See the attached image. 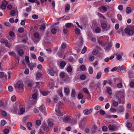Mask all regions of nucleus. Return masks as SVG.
<instances>
[{"label":"nucleus","instance_id":"1","mask_svg":"<svg viewBox=\"0 0 134 134\" xmlns=\"http://www.w3.org/2000/svg\"><path fill=\"white\" fill-rule=\"evenodd\" d=\"M24 86V85L23 82L21 80H18L17 82L15 84V88L23 89Z\"/></svg>","mask_w":134,"mask_h":134},{"label":"nucleus","instance_id":"2","mask_svg":"<svg viewBox=\"0 0 134 134\" xmlns=\"http://www.w3.org/2000/svg\"><path fill=\"white\" fill-rule=\"evenodd\" d=\"M125 94L122 91H119L116 92V97L119 99H121L125 96Z\"/></svg>","mask_w":134,"mask_h":134},{"label":"nucleus","instance_id":"3","mask_svg":"<svg viewBox=\"0 0 134 134\" xmlns=\"http://www.w3.org/2000/svg\"><path fill=\"white\" fill-rule=\"evenodd\" d=\"M125 32L126 34L130 36L134 34L133 30L130 29L129 28H126L125 29Z\"/></svg>","mask_w":134,"mask_h":134},{"label":"nucleus","instance_id":"4","mask_svg":"<svg viewBox=\"0 0 134 134\" xmlns=\"http://www.w3.org/2000/svg\"><path fill=\"white\" fill-rule=\"evenodd\" d=\"M98 127L96 125L94 124L92 126V128L91 129V133L93 134L97 132L98 131Z\"/></svg>","mask_w":134,"mask_h":134},{"label":"nucleus","instance_id":"5","mask_svg":"<svg viewBox=\"0 0 134 134\" xmlns=\"http://www.w3.org/2000/svg\"><path fill=\"white\" fill-rule=\"evenodd\" d=\"M8 4V2L6 1H3L2 3V4L1 6V8L2 10H4L6 8V7Z\"/></svg>","mask_w":134,"mask_h":134},{"label":"nucleus","instance_id":"6","mask_svg":"<svg viewBox=\"0 0 134 134\" xmlns=\"http://www.w3.org/2000/svg\"><path fill=\"white\" fill-rule=\"evenodd\" d=\"M92 109L88 110V109H84L83 111V113L85 115H87L90 114L92 112Z\"/></svg>","mask_w":134,"mask_h":134},{"label":"nucleus","instance_id":"7","mask_svg":"<svg viewBox=\"0 0 134 134\" xmlns=\"http://www.w3.org/2000/svg\"><path fill=\"white\" fill-rule=\"evenodd\" d=\"M123 53L122 52L120 53H117L116 54V58L118 60H122V56L123 55Z\"/></svg>","mask_w":134,"mask_h":134},{"label":"nucleus","instance_id":"8","mask_svg":"<svg viewBox=\"0 0 134 134\" xmlns=\"http://www.w3.org/2000/svg\"><path fill=\"white\" fill-rule=\"evenodd\" d=\"M0 42L2 43L5 44L6 46L10 48V46H8V41L6 39H2L1 40Z\"/></svg>","mask_w":134,"mask_h":134},{"label":"nucleus","instance_id":"9","mask_svg":"<svg viewBox=\"0 0 134 134\" xmlns=\"http://www.w3.org/2000/svg\"><path fill=\"white\" fill-rule=\"evenodd\" d=\"M42 129L45 131L48 132L49 130V128L47 125L44 124L42 125Z\"/></svg>","mask_w":134,"mask_h":134},{"label":"nucleus","instance_id":"10","mask_svg":"<svg viewBox=\"0 0 134 134\" xmlns=\"http://www.w3.org/2000/svg\"><path fill=\"white\" fill-rule=\"evenodd\" d=\"M47 72L48 74H49L50 75L52 76H54V74L55 73V72L52 69H47Z\"/></svg>","mask_w":134,"mask_h":134},{"label":"nucleus","instance_id":"11","mask_svg":"<svg viewBox=\"0 0 134 134\" xmlns=\"http://www.w3.org/2000/svg\"><path fill=\"white\" fill-rule=\"evenodd\" d=\"M64 91L65 94V95L68 96L70 93L69 87H64Z\"/></svg>","mask_w":134,"mask_h":134},{"label":"nucleus","instance_id":"12","mask_svg":"<svg viewBox=\"0 0 134 134\" xmlns=\"http://www.w3.org/2000/svg\"><path fill=\"white\" fill-rule=\"evenodd\" d=\"M39 110L45 114V107L43 104H42L39 108Z\"/></svg>","mask_w":134,"mask_h":134},{"label":"nucleus","instance_id":"13","mask_svg":"<svg viewBox=\"0 0 134 134\" xmlns=\"http://www.w3.org/2000/svg\"><path fill=\"white\" fill-rule=\"evenodd\" d=\"M109 129L110 130L115 131L117 130V128L115 126H114L111 125H109L108 126Z\"/></svg>","mask_w":134,"mask_h":134},{"label":"nucleus","instance_id":"14","mask_svg":"<svg viewBox=\"0 0 134 134\" xmlns=\"http://www.w3.org/2000/svg\"><path fill=\"white\" fill-rule=\"evenodd\" d=\"M36 65L35 63H30L29 64V67L31 70H32L34 67H35Z\"/></svg>","mask_w":134,"mask_h":134},{"label":"nucleus","instance_id":"15","mask_svg":"<svg viewBox=\"0 0 134 134\" xmlns=\"http://www.w3.org/2000/svg\"><path fill=\"white\" fill-rule=\"evenodd\" d=\"M70 5L68 4H66L65 8V12L68 13V11L70 10Z\"/></svg>","mask_w":134,"mask_h":134},{"label":"nucleus","instance_id":"16","mask_svg":"<svg viewBox=\"0 0 134 134\" xmlns=\"http://www.w3.org/2000/svg\"><path fill=\"white\" fill-rule=\"evenodd\" d=\"M56 114L58 116H62L63 114L61 113L59 110H55Z\"/></svg>","mask_w":134,"mask_h":134},{"label":"nucleus","instance_id":"17","mask_svg":"<svg viewBox=\"0 0 134 134\" xmlns=\"http://www.w3.org/2000/svg\"><path fill=\"white\" fill-rule=\"evenodd\" d=\"M76 94V92L75 89H72L71 91V96L72 98H74Z\"/></svg>","mask_w":134,"mask_h":134},{"label":"nucleus","instance_id":"18","mask_svg":"<svg viewBox=\"0 0 134 134\" xmlns=\"http://www.w3.org/2000/svg\"><path fill=\"white\" fill-rule=\"evenodd\" d=\"M102 75V73L101 72L99 71L97 73L96 76V78L97 79H99L101 77Z\"/></svg>","mask_w":134,"mask_h":134},{"label":"nucleus","instance_id":"19","mask_svg":"<svg viewBox=\"0 0 134 134\" xmlns=\"http://www.w3.org/2000/svg\"><path fill=\"white\" fill-rule=\"evenodd\" d=\"M98 42L99 44L102 46H105V43L102 41L100 40H98Z\"/></svg>","mask_w":134,"mask_h":134},{"label":"nucleus","instance_id":"20","mask_svg":"<svg viewBox=\"0 0 134 134\" xmlns=\"http://www.w3.org/2000/svg\"><path fill=\"white\" fill-rule=\"evenodd\" d=\"M120 70V71L122 73H124L126 71V69L123 65H122L121 67Z\"/></svg>","mask_w":134,"mask_h":134},{"label":"nucleus","instance_id":"21","mask_svg":"<svg viewBox=\"0 0 134 134\" xmlns=\"http://www.w3.org/2000/svg\"><path fill=\"white\" fill-rule=\"evenodd\" d=\"M107 93L111 95L112 93V92L111 88L110 87H108L107 89Z\"/></svg>","mask_w":134,"mask_h":134},{"label":"nucleus","instance_id":"22","mask_svg":"<svg viewBox=\"0 0 134 134\" xmlns=\"http://www.w3.org/2000/svg\"><path fill=\"white\" fill-rule=\"evenodd\" d=\"M88 72L90 74H92L93 73V69L92 66H90L88 68Z\"/></svg>","mask_w":134,"mask_h":134},{"label":"nucleus","instance_id":"23","mask_svg":"<svg viewBox=\"0 0 134 134\" xmlns=\"http://www.w3.org/2000/svg\"><path fill=\"white\" fill-rule=\"evenodd\" d=\"M119 111L120 112H123L124 110V108L123 106H120L119 109Z\"/></svg>","mask_w":134,"mask_h":134},{"label":"nucleus","instance_id":"24","mask_svg":"<svg viewBox=\"0 0 134 134\" xmlns=\"http://www.w3.org/2000/svg\"><path fill=\"white\" fill-rule=\"evenodd\" d=\"M32 125V124L30 122H29L27 124V126L28 129L29 130H31V128Z\"/></svg>","mask_w":134,"mask_h":134},{"label":"nucleus","instance_id":"25","mask_svg":"<svg viewBox=\"0 0 134 134\" xmlns=\"http://www.w3.org/2000/svg\"><path fill=\"white\" fill-rule=\"evenodd\" d=\"M71 120L70 118L69 117H66L64 119V121L67 123L69 122Z\"/></svg>","mask_w":134,"mask_h":134},{"label":"nucleus","instance_id":"26","mask_svg":"<svg viewBox=\"0 0 134 134\" xmlns=\"http://www.w3.org/2000/svg\"><path fill=\"white\" fill-rule=\"evenodd\" d=\"M126 12L128 14L130 13L131 11V10L130 7H127L126 9Z\"/></svg>","mask_w":134,"mask_h":134},{"label":"nucleus","instance_id":"27","mask_svg":"<svg viewBox=\"0 0 134 134\" xmlns=\"http://www.w3.org/2000/svg\"><path fill=\"white\" fill-rule=\"evenodd\" d=\"M73 25L72 23H67L65 25V26L67 28H70L71 26Z\"/></svg>","mask_w":134,"mask_h":134},{"label":"nucleus","instance_id":"28","mask_svg":"<svg viewBox=\"0 0 134 134\" xmlns=\"http://www.w3.org/2000/svg\"><path fill=\"white\" fill-rule=\"evenodd\" d=\"M34 37L35 38H37L38 39H39V40H38V41L40 39V37H39V36L38 34V33H37V32L35 33L34 34Z\"/></svg>","mask_w":134,"mask_h":134},{"label":"nucleus","instance_id":"29","mask_svg":"<svg viewBox=\"0 0 134 134\" xmlns=\"http://www.w3.org/2000/svg\"><path fill=\"white\" fill-rule=\"evenodd\" d=\"M66 70L69 72H71L72 70V68L70 66H69L67 67L66 68Z\"/></svg>","mask_w":134,"mask_h":134},{"label":"nucleus","instance_id":"30","mask_svg":"<svg viewBox=\"0 0 134 134\" xmlns=\"http://www.w3.org/2000/svg\"><path fill=\"white\" fill-rule=\"evenodd\" d=\"M18 54L20 56H21L24 54V52L22 49H20L18 51Z\"/></svg>","mask_w":134,"mask_h":134},{"label":"nucleus","instance_id":"31","mask_svg":"<svg viewBox=\"0 0 134 134\" xmlns=\"http://www.w3.org/2000/svg\"><path fill=\"white\" fill-rule=\"evenodd\" d=\"M100 8L102 9L104 12L107 11L108 10L107 8L104 6H102L100 7Z\"/></svg>","mask_w":134,"mask_h":134},{"label":"nucleus","instance_id":"32","mask_svg":"<svg viewBox=\"0 0 134 134\" xmlns=\"http://www.w3.org/2000/svg\"><path fill=\"white\" fill-rule=\"evenodd\" d=\"M101 31L100 29L98 27H96L95 29V31L96 33H99Z\"/></svg>","mask_w":134,"mask_h":134},{"label":"nucleus","instance_id":"33","mask_svg":"<svg viewBox=\"0 0 134 134\" xmlns=\"http://www.w3.org/2000/svg\"><path fill=\"white\" fill-rule=\"evenodd\" d=\"M57 29L55 28H53L52 29L51 32L52 34H56L57 32Z\"/></svg>","mask_w":134,"mask_h":134},{"label":"nucleus","instance_id":"34","mask_svg":"<svg viewBox=\"0 0 134 134\" xmlns=\"http://www.w3.org/2000/svg\"><path fill=\"white\" fill-rule=\"evenodd\" d=\"M83 98V94L81 93H79L77 96V98L79 99H82Z\"/></svg>","mask_w":134,"mask_h":134},{"label":"nucleus","instance_id":"35","mask_svg":"<svg viewBox=\"0 0 134 134\" xmlns=\"http://www.w3.org/2000/svg\"><path fill=\"white\" fill-rule=\"evenodd\" d=\"M58 94L60 97H62L63 96V94L62 92L61 89H59L58 90Z\"/></svg>","mask_w":134,"mask_h":134},{"label":"nucleus","instance_id":"36","mask_svg":"<svg viewBox=\"0 0 134 134\" xmlns=\"http://www.w3.org/2000/svg\"><path fill=\"white\" fill-rule=\"evenodd\" d=\"M111 46V44H108V46L106 47H105L104 48V49L107 51H108L110 48Z\"/></svg>","mask_w":134,"mask_h":134},{"label":"nucleus","instance_id":"37","mask_svg":"<svg viewBox=\"0 0 134 134\" xmlns=\"http://www.w3.org/2000/svg\"><path fill=\"white\" fill-rule=\"evenodd\" d=\"M6 124V121L4 120H2L1 121V124L2 126H4Z\"/></svg>","mask_w":134,"mask_h":134},{"label":"nucleus","instance_id":"38","mask_svg":"<svg viewBox=\"0 0 134 134\" xmlns=\"http://www.w3.org/2000/svg\"><path fill=\"white\" fill-rule=\"evenodd\" d=\"M101 26L103 29H105L107 27V25L105 23H103L101 24Z\"/></svg>","mask_w":134,"mask_h":134},{"label":"nucleus","instance_id":"39","mask_svg":"<svg viewBox=\"0 0 134 134\" xmlns=\"http://www.w3.org/2000/svg\"><path fill=\"white\" fill-rule=\"evenodd\" d=\"M94 59V57L93 56H90L89 58V60L91 62L93 61Z\"/></svg>","mask_w":134,"mask_h":134},{"label":"nucleus","instance_id":"40","mask_svg":"<svg viewBox=\"0 0 134 134\" xmlns=\"http://www.w3.org/2000/svg\"><path fill=\"white\" fill-rule=\"evenodd\" d=\"M9 54L11 56L15 57L16 56V54L13 52H9Z\"/></svg>","mask_w":134,"mask_h":134},{"label":"nucleus","instance_id":"41","mask_svg":"<svg viewBox=\"0 0 134 134\" xmlns=\"http://www.w3.org/2000/svg\"><path fill=\"white\" fill-rule=\"evenodd\" d=\"M94 85V82H92L90 84L89 86V87L91 89H92L93 88V86Z\"/></svg>","mask_w":134,"mask_h":134},{"label":"nucleus","instance_id":"42","mask_svg":"<svg viewBox=\"0 0 134 134\" xmlns=\"http://www.w3.org/2000/svg\"><path fill=\"white\" fill-rule=\"evenodd\" d=\"M86 78V76L84 74L81 75L80 76V78L82 80H84Z\"/></svg>","mask_w":134,"mask_h":134},{"label":"nucleus","instance_id":"43","mask_svg":"<svg viewBox=\"0 0 134 134\" xmlns=\"http://www.w3.org/2000/svg\"><path fill=\"white\" fill-rule=\"evenodd\" d=\"M75 32L77 34H79L80 32V30L78 28H76L75 29Z\"/></svg>","mask_w":134,"mask_h":134},{"label":"nucleus","instance_id":"44","mask_svg":"<svg viewBox=\"0 0 134 134\" xmlns=\"http://www.w3.org/2000/svg\"><path fill=\"white\" fill-rule=\"evenodd\" d=\"M41 121L39 120H37L36 122V125L38 126L40 125L41 124Z\"/></svg>","mask_w":134,"mask_h":134},{"label":"nucleus","instance_id":"45","mask_svg":"<svg viewBox=\"0 0 134 134\" xmlns=\"http://www.w3.org/2000/svg\"><path fill=\"white\" fill-rule=\"evenodd\" d=\"M58 97L57 96H55L53 98V101L54 103H56L58 101Z\"/></svg>","mask_w":134,"mask_h":134},{"label":"nucleus","instance_id":"46","mask_svg":"<svg viewBox=\"0 0 134 134\" xmlns=\"http://www.w3.org/2000/svg\"><path fill=\"white\" fill-rule=\"evenodd\" d=\"M66 64V63L64 62H62L60 63V66L61 67L63 68Z\"/></svg>","mask_w":134,"mask_h":134},{"label":"nucleus","instance_id":"47","mask_svg":"<svg viewBox=\"0 0 134 134\" xmlns=\"http://www.w3.org/2000/svg\"><path fill=\"white\" fill-rule=\"evenodd\" d=\"M80 69L82 71H84L86 69V67L85 65H82L81 66L80 68Z\"/></svg>","mask_w":134,"mask_h":134},{"label":"nucleus","instance_id":"48","mask_svg":"<svg viewBox=\"0 0 134 134\" xmlns=\"http://www.w3.org/2000/svg\"><path fill=\"white\" fill-rule=\"evenodd\" d=\"M107 129V127L106 126H104L102 128V131L104 132L106 131Z\"/></svg>","mask_w":134,"mask_h":134},{"label":"nucleus","instance_id":"49","mask_svg":"<svg viewBox=\"0 0 134 134\" xmlns=\"http://www.w3.org/2000/svg\"><path fill=\"white\" fill-rule=\"evenodd\" d=\"M113 106L115 107H117L118 105V102H116L115 101H113Z\"/></svg>","mask_w":134,"mask_h":134},{"label":"nucleus","instance_id":"50","mask_svg":"<svg viewBox=\"0 0 134 134\" xmlns=\"http://www.w3.org/2000/svg\"><path fill=\"white\" fill-rule=\"evenodd\" d=\"M83 91L85 93L87 94H89V92L88 89L86 88H83Z\"/></svg>","mask_w":134,"mask_h":134},{"label":"nucleus","instance_id":"51","mask_svg":"<svg viewBox=\"0 0 134 134\" xmlns=\"http://www.w3.org/2000/svg\"><path fill=\"white\" fill-rule=\"evenodd\" d=\"M24 30V29L23 27H20L18 30V31L20 33L23 32Z\"/></svg>","mask_w":134,"mask_h":134},{"label":"nucleus","instance_id":"52","mask_svg":"<svg viewBox=\"0 0 134 134\" xmlns=\"http://www.w3.org/2000/svg\"><path fill=\"white\" fill-rule=\"evenodd\" d=\"M37 96L35 93H34L32 95V98L34 99H37Z\"/></svg>","mask_w":134,"mask_h":134},{"label":"nucleus","instance_id":"53","mask_svg":"<svg viewBox=\"0 0 134 134\" xmlns=\"http://www.w3.org/2000/svg\"><path fill=\"white\" fill-rule=\"evenodd\" d=\"M97 88L98 89H100L101 88V85L100 82H98L97 84Z\"/></svg>","mask_w":134,"mask_h":134},{"label":"nucleus","instance_id":"54","mask_svg":"<svg viewBox=\"0 0 134 134\" xmlns=\"http://www.w3.org/2000/svg\"><path fill=\"white\" fill-rule=\"evenodd\" d=\"M117 18L118 20L121 21L122 19V17L121 15L120 14H117Z\"/></svg>","mask_w":134,"mask_h":134},{"label":"nucleus","instance_id":"55","mask_svg":"<svg viewBox=\"0 0 134 134\" xmlns=\"http://www.w3.org/2000/svg\"><path fill=\"white\" fill-rule=\"evenodd\" d=\"M87 50V48L86 47L84 46V48L82 50V51H81V53L82 54H84V53L86 52V51Z\"/></svg>","mask_w":134,"mask_h":134},{"label":"nucleus","instance_id":"56","mask_svg":"<svg viewBox=\"0 0 134 134\" xmlns=\"http://www.w3.org/2000/svg\"><path fill=\"white\" fill-rule=\"evenodd\" d=\"M20 113L22 114H23L25 112V110L24 108H21L20 109Z\"/></svg>","mask_w":134,"mask_h":134},{"label":"nucleus","instance_id":"57","mask_svg":"<svg viewBox=\"0 0 134 134\" xmlns=\"http://www.w3.org/2000/svg\"><path fill=\"white\" fill-rule=\"evenodd\" d=\"M97 51L96 49H94L93 50L92 52V54L93 55H95L97 54Z\"/></svg>","mask_w":134,"mask_h":134},{"label":"nucleus","instance_id":"58","mask_svg":"<svg viewBox=\"0 0 134 134\" xmlns=\"http://www.w3.org/2000/svg\"><path fill=\"white\" fill-rule=\"evenodd\" d=\"M38 60L41 62H43L44 61V59L43 57L39 56L38 57Z\"/></svg>","mask_w":134,"mask_h":134},{"label":"nucleus","instance_id":"59","mask_svg":"<svg viewBox=\"0 0 134 134\" xmlns=\"http://www.w3.org/2000/svg\"><path fill=\"white\" fill-rule=\"evenodd\" d=\"M13 88L12 86H10L8 87V90L9 91L12 92L13 91Z\"/></svg>","mask_w":134,"mask_h":134},{"label":"nucleus","instance_id":"60","mask_svg":"<svg viewBox=\"0 0 134 134\" xmlns=\"http://www.w3.org/2000/svg\"><path fill=\"white\" fill-rule=\"evenodd\" d=\"M118 9L122 11L123 9V7L122 5H120L118 6Z\"/></svg>","mask_w":134,"mask_h":134},{"label":"nucleus","instance_id":"61","mask_svg":"<svg viewBox=\"0 0 134 134\" xmlns=\"http://www.w3.org/2000/svg\"><path fill=\"white\" fill-rule=\"evenodd\" d=\"M11 100L13 102H14L16 100V97L15 96H13L11 98Z\"/></svg>","mask_w":134,"mask_h":134},{"label":"nucleus","instance_id":"62","mask_svg":"<svg viewBox=\"0 0 134 134\" xmlns=\"http://www.w3.org/2000/svg\"><path fill=\"white\" fill-rule=\"evenodd\" d=\"M32 18L33 19H36L38 18V16L37 15L34 14L32 15Z\"/></svg>","mask_w":134,"mask_h":134},{"label":"nucleus","instance_id":"63","mask_svg":"<svg viewBox=\"0 0 134 134\" xmlns=\"http://www.w3.org/2000/svg\"><path fill=\"white\" fill-rule=\"evenodd\" d=\"M33 82L31 81L30 82L28 83L27 84V86L29 87H31L33 85Z\"/></svg>","mask_w":134,"mask_h":134},{"label":"nucleus","instance_id":"64","mask_svg":"<svg viewBox=\"0 0 134 134\" xmlns=\"http://www.w3.org/2000/svg\"><path fill=\"white\" fill-rule=\"evenodd\" d=\"M129 85L130 87H133L134 86V82L131 81L129 83Z\"/></svg>","mask_w":134,"mask_h":134}]
</instances>
